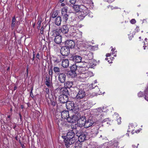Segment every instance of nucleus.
<instances>
[{
    "label": "nucleus",
    "instance_id": "obj_1",
    "mask_svg": "<svg viewBox=\"0 0 148 148\" xmlns=\"http://www.w3.org/2000/svg\"><path fill=\"white\" fill-rule=\"evenodd\" d=\"M78 128H73L67 133L66 138L64 140L65 145L67 148H69L70 145L74 143L76 141L75 137V133L77 132Z\"/></svg>",
    "mask_w": 148,
    "mask_h": 148
},
{
    "label": "nucleus",
    "instance_id": "obj_2",
    "mask_svg": "<svg viewBox=\"0 0 148 148\" xmlns=\"http://www.w3.org/2000/svg\"><path fill=\"white\" fill-rule=\"evenodd\" d=\"M89 13L87 8L83 5H80V11L79 12L78 18L80 20H82Z\"/></svg>",
    "mask_w": 148,
    "mask_h": 148
},
{
    "label": "nucleus",
    "instance_id": "obj_3",
    "mask_svg": "<svg viewBox=\"0 0 148 148\" xmlns=\"http://www.w3.org/2000/svg\"><path fill=\"white\" fill-rule=\"evenodd\" d=\"M76 134L78 137L79 142H83L86 140V133L83 132L81 128H78L77 132H76Z\"/></svg>",
    "mask_w": 148,
    "mask_h": 148
},
{
    "label": "nucleus",
    "instance_id": "obj_4",
    "mask_svg": "<svg viewBox=\"0 0 148 148\" xmlns=\"http://www.w3.org/2000/svg\"><path fill=\"white\" fill-rule=\"evenodd\" d=\"M85 87V85L84 84H82L79 86V88H78L79 91L76 97L77 99H80L85 97L86 93L84 89Z\"/></svg>",
    "mask_w": 148,
    "mask_h": 148
},
{
    "label": "nucleus",
    "instance_id": "obj_5",
    "mask_svg": "<svg viewBox=\"0 0 148 148\" xmlns=\"http://www.w3.org/2000/svg\"><path fill=\"white\" fill-rule=\"evenodd\" d=\"M80 117V114L78 113H75L68 116L67 119V121L70 123H74L76 122Z\"/></svg>",
    "mask_w": 148,
    "mask_h": 148
},
{
    "label": "nucleus",
    "instance_id": "obj_6",
    "mask_svg": "<svg viewBox=\"0 0 148 148\" xmlns=\"http://www.w3.org/2000/svg\"><path fill=\"white\" fill-rule=\"evenodd\" d=\"M79 54L81 56H87L89 58H92L93 57V54L88 50H82L79 51Z\"/></svg>",
    "mask_w": 148,
    "mask_h": 148
},
{
    "label": "nucleus",
    "instance_id": "obj_7",
    "mask_svg": "<svg viewBox=\"0 0 148 148\" xmlns=\"http://www.w3.org/2000/svg\"><path fill=\"white\" fill-rule=\"evenodd\" d=\"M86 119L84 116H82L79 119V118L77 121V126L80 127L84 126L86 121Z\"/></svg>",
    "mask_w": 148,
    "mask_h": 148
},
{
    "label": "nucleus",
    "instance_id": "obj_8",
    "mask_svg": "<svg viewBox=\"0 0 148 148\" xmlns=\"http://www.w3.org/2000/svg\"><path fill=\"white\" fill-rule=\"evenodd\" d=\"M60 52L62 56H67L69 53V49L67 47H63L60 49Z\"/></svg>",
    "mask_w": 148,
    "mask_h": 148
},
{
    "label": "nucleus",
    "instance_id": "obj_9",
    "mask_svg": "<svg viewBox=\"0 0 148 148\" xmlns=\"http://www.w3.org/2000/svg\"><path fill=\"white\" fill-rule=\"evenodd\" d=\"M59 101L62 103H66L68 100V97L67 95H60L58 97Z\"/></svg>",
    "mask_w": 148,
    "mask_h": 148
},
{
    "label": "nucleus",
    "instance_id": "obj_10",
    "mask_svg": "<svg viewBox=\"0 0 148 148\" xmlns=\"http://www.w3.org/2000/svg\"><path fill=\"white\" fill-rule=\"evenodd\" d=\"M80 74L84 81L86 80V78L88 77H90L94 75L92 72L89 71L85 73H82Z\"/></svg>",
    "mask_w": 148,
    "mask_h": 148
},
{
    "label": "nucleus",
    "instance_id": "obj_11",
    "mask_svg": "<svg viewBox=\"0 0 148 148\" xmlns=\"http://www.w3.org/2000/svg\"><path fill=\"white\" fill-rule=\"evenodd\" d=\"M65 44V46L68 47L69 49L73 48L75 45L74 42L71 40H66Z\"/></svg>",
    "mask_w": 148,
    "mask_h": 148
},
{
    "label": "nucleus",
    "instance_id": "obj_12",
    "mask_svg": "<svg viewBox=\"0 0 148 148\" xmlns=\"http://www.w3.org/2000/svg\"><path fill=\"white\" fill-rule=\"evenodd\" d=\"M73 32L74 33V35L75 36L76 40L82 37V32L78 29H77L74 30Z\"/></svg>",
    "mask_w": 148,
    "mask_h": 148
},
{
    "label": "nucleus",
    "instance_id": "obj_13",
    "mask_svg": "<svg viewBox=\"0 0 148 148\" xmlns=\"http://www.w3.org/2000/svg\"><path fill=\"white\" fill-rule=\"evenodd\" d=\"M73 60L76 63H79L82 62V57L76 55L72 56L71 57Z\"/></svg>",
    "mask_w": 148,
    "mask_h": 148
},
{
    "label": "nucleus",
    "instance_id": "obj_14",
    "mask_svg": "<svg viewBox=\"0 0 148 148\" xmlns=\"http://www.w3.org/2000/svg\"><path fill=\"white\" fill-rule=\"evenodd\" d=\"M94 124V122L92 120H86L84 127L85 128H87L92 126Z\"/></svg>",
    "mask_w": 148,
    "mask_h": 148
},
{
    "label": "nucleus",
    "instance_id": "obj_15",
    "mask_svg": "<svg viewBox=\"0 0 148 148\" xmlns=\"http://www.w3.org/2000/svg\"><path fill=\"white\" fill-rule=\"evenodd\" d=\"M66 108L69 110H71L73 108L74 104L71 101H68L66 103Z\"/></svg>",
    "mask_w": 148,
    "mask_h": 148
},
{
    "label": "nucleus",
    "instance_id": "obj_16",
    "mask_svg": "<svg viewBox=\"0 0 148 148\" xmlns=\"http://www.w3.org/2000/svg\"><path fill=\"white\" fill-rule=\"evenodd\" d=\"M69 111L66 110H64L61 112V117L63 119H66L67 120L68 116H69Z\"/></svg>",
    "mask_w": 148,
    "mask_h": 148
},
{
    "label": "nucleus",
    "instance_id": "obj_17",
    "mask_svg": "<svg viewBox=\"0 0 148 148\" xmlns=\"http://www.w3.org/2000/svg\"><path fill=\"white\" fill-rule=\"evenodd\" d=\"M66 76L65 74L62 73L59 74L58 79L60 82L62 83H64L66 80Z\"/></svg>",
    "mask_w": 148,
    "mask_h": 148
},
{
    "label": "nucleus",
    "instance_id": "obj_18",
    "mask_svg": "<svg viewBox=\"0 0 148 148\" xmlns=\"http://www.w3.org/2000/svg\"><path fill=\"white\" fill-rule=\"evenodd\" d=\"M62 37L60 35H57L54 38V40L55 42L57 44H59L62 42Z\"/></svg>",
    "mask_w": 148,
    "mask_h": 148
},
{
    "label": "nucleus",
    "instance_id": "obj_19",
    "mask_svg": "<svg viewBox=\"0 0 148 148\" xmlns=\"http://www.w3.org/2000/svg\"><path fill=\"white\" fill-rule=\"evenodd\" d=\"M69 30V28L66 25H64L62 26L61 29V31L64 34L67 33Z\"/></svg>",
    "mask_w": 148,
    "mask_h": 148
},
{
    "label": "nucleus",
    "instance_id": "obj_20",
    "mask_svg": "<svg viewBox=\"0 0 148 148\" xmlns=\"http://www.w3.org/2000/svg\"><path fill=\"white\" fill-rule=\"evenodd\" d=\"M66 122L61 119L58 120L57 122L58 125L60 128L66 125Z\"/></svg>",
    "mask_w": 148,
    "mask_h": 148
},
{
    "label": "nucleus",
    "instance_id": "obj_21",
    "mask_svg": "<svg viewBox=\"0 0 148 148\" xmlns=\"http://www.w3.org/2000/svg\"><path fill=\"white\" fill-rule=\"evenodd\" d=\"M68 76L69 77L73 78L76 76L75 72L71 71H69L67 73Z\"/></svg>",
    "mask_w": 148,
    "mask_h": 148
},
{
    "label": "nucleus",
    "instance_id": "obj_22",
    "mask_svg": "<svg viewBox=\"0 0 148 148\" xmlns=\"http://www.w3.org/2000/svg\"><path fill=\"white\" fill-rule=\"evenodd\" d=\"M61 92L62 95H69V91L66 87L62 88L61 90Z\"/></svg>",
    "mask_w": 148,
    "mask_h": 148
},
{
    "label": "nucleus",
    "instance_id": "obj_23",
    "mask_svg": "<svg viewBox=\"0 0 148 148\" xmlns=\"http://www.w3.org/2000/svg\"><path fill=\"white\" fill-rule=\"evenodd\" d=\"M59 30L58 29L54 30L52 32L50 33V34L51 36H53L55 37L57 35H59Z\"/></svg>",
    "mask_w": 148,
    "mask_h": 148
},
{
    "label": "nucleus",
    "instance_id": "obj_24",
    "mask_svg": "<svg viewBox=\"0 0 148 148\" xmlns=\"http://www.w3.org/2000/svg\"><path fill=\"white\" fill-rule=\"evenodd\" d=\"M79 66L78 67V69H79V71H80L81 72H83V71L87 70L88 69V67H87L86 66Z\"/></svg>",
    "mask_w": 148,
    "mask_h": 148
},
{
    "label": "nucleus",
    "instance_id": "obj_25",
    "mask_svg": "<svg viewBox=\"0 0 148 148\" xmlns=\"http://www.w3.org/2000/svg\"><path fill=\"white\" fill-rule=\"evenodd\" d=\"M73 84V82L71 81H68L64 83L65 86L68 88L71 87Z\"/></svg>",
    "mask_w": 148,
    "mask_h": 148
},
{
    "label": "nucleus",
    "instance_id": "obj_26",
    "mask_svg": "<svg viewBox=\"0 0 148 148\" xmlns=\"http://www.w3.org/2000/svg\"><path fill=\"white\" fill-rule=\"evenodd\" d=\"M61 18L60 16H58L56 19L55 23L56 25H59L61 23Z\"/></svg>",
    "mask_w": 148,
    "mask_h": 148
},
{
    "label": "nucleus",
    "instance_id": "obj_27",
    "mask_svg": "<svg viewBox=\"0 0 148 148\" xmlns=\"http://www.w3.org/2000/svg\"><path fill=\"white\" fill-rule=\"evenodd\" d=\"M118 142L116 141H113L111 147L112 148H117L118 146Z\"/></svg>",
    "mask_w": 148,
    "mask_h": 148
},
{
    "label": "nucleus",
    "instance_id": "obj_28",
    "mask_svg": "<svg viewBox=\"0 0 148 148\" xmlns=\"http://www.w3.org/2000/svg\"><path fill=\"white\" fill-rule=\"evenodd\" d=\"M143 47L144 49H148V40L147 38L145 39Z\"/></svg>",
    "mask_w": 148,
    "mask_h": 148
},
{
    "label": "nucleus",
    "instance_id": "obj_29",
    "mask_svg": "<svg viewBox=\"0 0 148 148\" xmlns=\"http://www.w3.org/2000/svg\"><path fill=\"white\" fill-rule=\"evenodd\" d=\"M67 10L68 8L67 7H64L62 8V16H63L64 14H67Z\"/></svg>",
    "mask_w": 148,
    "mask_h": 148
},
{
    "label": "nucleus",
    "instance_id": "obj_30",
    "mask_svg": "<svg viewBox=\"0 0 148 148\" xmlns=\"http://www.w3.org/2000/svg\"><path fill=\"white\" fill-rule=\"evenodd\" d=\"M80 5H74L73 6V8L76 12H79L80 11Z\"/></svg>",
    "mask_w": 148,
    "mask_h": 148
},
{
    "label": "nucleus",
    "instance_id": "obj_31",
    "mask_svg": "<svg viewBox=\"0 0 148 148\" xmlns=\"http://www.w3.org/2000/svg\"><path fill=\"white\" fill-rule=\"evenodd\" d=\"M46 81L45 82V83L46 85L48 87H49L50 86L51 84L50 82L49 81V78L48 77H46Z\"/></svg>",
    "mask_w": 148,
    "mask_h": 148
},
{
    "label": "nucleus",
    "instance_id": "obj_32",
    "mask_svg": "<svg viewBox=\"0 0 148 148\" xmlns=\"http://www.w3.org/2000/svg\"><path fill=\"white\" fill-rule=\"evenodd\" d=\"M78 67L77 65H72L70 67V71H74L75 72V71Z\"/></svg>",
    "mask_w": 148,
    "mask_h": 148
},
{
    "label": "nucleus",
    "instance_id": "obj_33",
    "mask_svg": "<svg viewBox=\"0 0 148 148\" xmlns=\"http://www.w3.org/2000/svg\"><path fill=\"white\" fill-rule=\"evenodd\" d=\"M46 27V25H43L42 26V27L40 29V33L42 34H44V31L45 29V28Z\"/></svg>",
    "mask_w": 148,
    "mask_h": 148
},
{
    "label": "nucleus",
    "instance_id": "obj_34",
    "mask_svg": "<svg viewBox=\"0 0 148 148\" xmlns=\"http://www.w3.org/2000/svg\"><path fill=\"white\" fill-rule=\"evenodd\" d=\"M87 1H86V3L87 4H89V5L91 6V7L92 8V7L94 6V3H93L92 2V1L91 0H87Z\"/></svg>",
    "mask_w": 148,
    "mask_h": 148
},
{
    "label": "nucleus",
    "instance_id": "obj_35",
    "mask_svg": "<svg viewBox=\"0 0 148 148\" xmlns=\"http://www.w3.org/2000/svg\"><path fill=\"white\" fill-rule=\"evenodd\" d=\"M15 16H13L12 18L11 24V27H12L13 28L15 26Z\"/></svg>",
    "mask_w": 148,
    "mask_h": 148
},
{
    "label": "nucleus",
    "instance_id": "obj_36",
    "mask_svg": "<svg viewBox=\"0 0 148 148\" xmlns=\"http://www.w3.org/2000/svg\"><path fill=\"white\" fill-rule=\"evenodd\" d=\"M69 62L68 59L63 60L62 62V65H69Z\"/></svg>",
    "mask_w": 148,
    "mask_h": 148
},
{
    "label": "nucleus",
    "instance_id": "obj_37",
    "mask_svg": "<svg viewBox=\"0 0 148 148\" xmlns=\"http://www.w3.org/2000/svg\"><path fill=\"white\" fill-rule=\"evenodd\" d=\"M63 16V18L64 21L66 22L68 18V15L67 14H64L63 16Z\"/></svg>",
    "mask_w": 148,
    "mask_h": 148
},
{
    "label": "nucleus",
    "instance_id": "obj_38",
    "mask_svg": "<svg viewBox=\"0 0 148 148\" xmlns=\"http://www.w3.org/2000/svg\"><path fill=\"white\" fill-rule=\"evenodd\" d=\"M77 78L78 80L81 81V82H84V81L83 78L81 76L80 74H79L77 76Z\"/></svg>",
    "mask_w": 148,
    "mask_h": 148
},
{
    "label": "nucleus",
    "instance_id": "obj_39",
    "mask_svg": "<svg viewBox=\"0 0 148 148\" xmlns=\"http://www.w3.org/2000/svg\"><path fill=\"white\" fill-rule=\"evenodd\" d=\"M90 47L92 50H96L98 49V47L97 45L95 46H90Z\"/></svg>",
    "mask_w": 148,
    "mask_h": 148
},
{
    "label": "nucleus",
    "instance_id": "obj_40",
    "mask_svg": "<svg viewBox=\"0 0 148 148\" xmlns=\"http://www.w3.org/2000/svg\"><path fill=\"white\" fill-rule=\"evenodd\" d=\"M53 70L55 73L59 72L60 71V69L58 67H54Z\"/></svg>",
    "mask_w": 148,
    "mask_h": 148
},
{
    "label": "nucleus",
    "instance_id": "obj_41",
    "mask_svg": "<svg viewBox=\"0 0 148 148\" xmlns=\"http://www.w3.org/2000/svg\"><path fill=\"white\" fill-rule=\"evenodd\" d=\"M51 105L53 106H54L56 105V102L53 100H51Z\"/></svg>",
    "mask_w": 148,
    "mask_h": 148
},
{
    "label": "nucleus",
    "instance_id": "obj_42",
    "mask_svg": "<svg viewBox=\"0 0 148 148\" xmlns=\"http://www.w3.org/2000/svg\"><path fill=\"white\" fill-rule=\"evenodd\" d=\"M75 148H81V145L80 144L79 145L78 143H76L75 144Z\"/></svg>",
    "mask_w": 148,
    "mask_h": 148
},
{
    "label": "nucleus",
    "instance_id": "obj_43",
    "mask_svg": "<svg viewBox=\"0 0 148 148\" xmlns=\"http://www.w3.org/2000/svg\"><path fill=\"white\" fill-rule=\"evenodd\" d=\"M77 0H70V2L72 4H74L76 2Z\"/></svg>",
    "mask_w": 148,
    "mask_h": 148
},
{
    "label": "nucleus",
    "instance_id": "obj_44",
    "mask_svg": "<svg viewBox=\"0 0 148 148\" xmlns=\"http://www.w3.org/2000/svg\"><path fill=\"white\" fill-rule=\"evenodd\" d=\"M41 21H39L38 23V25L37 26V29H39L40 26H41Z\"/></svg>",
    "mask_w": 148,
    "mask_h": 148
},
{
    "label": "nucleus",
    "instance_id": "obj_45",
    "mask_svg": "<svg viewBox=\"0 0 148 148\" xmlns=\"http://www.w3.org/2000/svg\"><path fill=\"white\" fill-rule=\"evenodd\" d=\"M130 22L132 24H134L136 23V21L135 19H133L130 21Z\"/></svg>",
    "mask_w": 148,
    "mask_h": 148
},
{
    "label": "nucleus",
    "instance_id": "obj_46",
    "mask_svg": "<svg viewBox=\"0 0 148 148\" xmlns=\"http://www.w3.org/2000/svg\"><path fill=\"white\" fill-rule=\"evenodd\" d=\"M97 111L98 112H101L103 111L102 109L101 108H99L97 109Z\"/></svg>",
    "mask_w": 148,
    "mask_h": 148
},
{
    "label": "nucleus",
    "instance_id": "obj_47",
    "mask_svg": "<svg viewBox=\"0 0 148 148\" xmlns=\"http://www.w3.org/2000/svg\"><path fill=\"white\" fill-rule=\"evenodd\" d=\"M109 121V118H106V119H105L103 120L102 122L103 123H106V122H107V121Z\"/></svg>",
    "mask_w": 148,
    "mask_h": 148
},
{
    "label": "nucleus",
    "instance_id": "obj_48",
    "mask_svg": "<svg viewBox=\"0 0 148 148\" xmlns=\"http://www.w3.org/2000/svg\"><path fill=\"white\" fill-rule=\"evenodd\" d=\"M139 30V27H138V26H137L136 28L135 29L134 32H138Z\"/></svg>",
    "mask_w": 148,
    "mask_h": 148
},
{
    "label": "nucleus",
    "instance_id": "obj_49",
    "mask_svg": "<svg viewBox=\"0 0 148 148\" xmlns=\"http://www.w3.org/2000/svg\"><path fill=\"white\" fill-rule=\"evenodd\" d=\"M121 118L120 117H119V118H118V119H117L118 123V124H120L121 122Z\"/></svg>",
    "mask_w": 148,
    "mask_h": 148
},
{
    "label": "nucleus",
    "instance_id": "obj_50",
    "mask_svg": "<svg viewBox=\"0 0 148 148\" xmlns=\"http://www.w3.org/2000/svg\"><path fill=\"white\" fill-rule=\"evenodd\" d=\"M114 0H104L105 1L108 2L109 3H111L113 2Z\"/></svg>",
    "mask_w": 148,
    "mask_h": 148
},
{
    "label": "nucleus",
    "instance_id": "obj_51",
    "mask_svg": "<svg viewBox=\"0 0 148 148\" xmlns=\"http://www.w3.org/2000/svg\"><path fill=\"white\" fill-rule=\"evenodd\" d=\"M108 60V58H106L105 59V60H106V61L108 60V64H111L112 63V61L110 62L109 60Z\"/></svg>",
    "mask_w": 148,
    "mask_h": 148
},
{
    "label": "nucleus",
    "instance_id": "obj_52",
    "mask_svg": "<svg viewBox=\"0 0 148 148\" xmlns=\"http://www.w3.org/2000/svg\"><path fill=\"white\" fill-rule=\"evenodd\" d=\"M139 145V144H137V146H135V145H132V147L133 148H137V147H138V146Z\"/></svg>",
    "mask_w": 148,
    "mask_h": 148
},
{
    "label": "nucleus",
    "instance_id": "obj_53",
    "mask_svg": "<svg viewBox=\"0 0 148 148\" xmlns=\"http://www.w3.org/2000/svg\"><path fill=\"white\" fill-rule=\"evenodd\" d=\"M56 16H57V15L56 14V13H55V14H53L52 15V18H54L56 17Z\"/></svg>",
    "mask_w": 148,
    "mask_h": 148
},
{
    "label": "nucleus",
    "instance_id": "obj_54",
    "mask_svg": "<svg viewBox=\"0 0 148 148\" xmlns=\"http://www.w3.org/2000/svg\"><path fill=\"white\" fill-rule=\"evenodd\" d=\"M93 84H91L89 86V88H90V89H92V88H93V86H92Z\"/></svg>",
    "mask_w": 148,
    "mask_h": 148
},
{
    "label": "nucleus",
    "instance_id": "obj_55",
    "mask_svg": "<svg viewBox=\"0 0 148 148\" xmlns=\"http://www.w3.org/2000/svg\"><path fill=\"white\" fill-rule=\"evenodd\" d=\"M138 95L139 97H142V92H140L138 94Z\"/></svg>",
    "mask_w": 148,
    "mask_h": 148
},
{
    "label": "nucleus",
    "instance_id": "obj_56",
    "mask_svg": "<svg viewBox=\"0 0 148 148\" xmlns=\"http://www.w3.org/2000/svg\"><path fill=\"white\" fill-rule=\"evenodd\" d=\"M46 93L48 94L49 92V89L48 88H46Z\"/></svg>",
    "mask_w": 148,
    "mask_h": 148
},
{
    "label": "nucleus",
    "instance_id": "obj_57",
    "mask_svg": "<svg viewBox=\"0 0 148 148\" xmlns=\"http://www.w3.org/2000/svg\"><path fill=\"white\" fill-rule=\"evenodd\" d=\"M145 99L147 101H148V95L145 96Z\"/></svg>",
    "mask_w": 148,
    "mask_h": 148
},
{
    "label": "nucleus",
    "instance_id": "obj_58",
    "mask_svg": "<svg viewBox=\"0 0 148 148\" xmlns=\"http://www.w3.org/2000/svg\"><path fill=\"white\" fill-rule=\"evenodd\" d=\"M88 16L91 18L93 16L92 14V13H89V14L88 15Z\"/></svg>",
    "mask_w": 148,
    "mask_h": 148
},
{
    "label": "nucleus",
    "instance_id": "obj_59",
    "mask_svg": "<svg viewBox=\"0 0 148 148\" xmlns=\"http://www.w3.org/2000/svg\"><path fill=\"white\" fill-rule=\"evenodd\" d=\"M36 58H38V59H39V58H40V54L39 53H37V55H36Z\"/></svg>",
    "mask_w": 148,
    "mask_h": 148
},
{
    "label": "nucleus",
    "instance_id": "obj_60",
    "mask_svg": "<svg viewBox=\"0 0 148 148\" xmlns=\"http://www.w3.org/2000/svg\"><path fill=\"white\" fill-rule=\"evenodd\" d=\"M111 55V53H107L106 54V56L107 57H110Z\"/></svg>",
    "mask_w": 148,
    "mask_h": 148
},
{
    "label": "nucleus",
    "instance_id": "obj_61",
    "mask_svg": "<svg viewBox=\"0 0 148 148\" xmlns=\"http://www.w3.org/2000/svg\"><path fill=\"white\" fill-rule=\"evenodd\" d=\"M108 8H110L112 10L113 8V7H112V6L111 5H109L108 7Z\"/></svg>",
    "mask_w": 148,
    "mask_h": 148
},
{
    "label": "nucleus",
    "instance_id": "obj_62",
    "mask_svg": "<svg viewBox=\"0 0 148 148\" xmlns=\"http://www.w3.org/2000/svg\"><path fill=\"white\" fill-rule=\"evenodd\" d=\"M52 70H50L49 72V75H51L52 74Z\"/></svg>",
    "mask_w": 148,
    "mask_h": 148
},
{
    "label": "nucleus",
    "instance_id": "obj_63",
    "mask_svg": "<svg viewBox=\"0 0 148 148\" xmlns=\"http://www.w3.org/2000/svg\"><path fill=\"white\" fill-rule=\"evenodd\" d=\"M111 48H112V49H111V51H114L115 50V48H113L112 47H111Z\"/></svg>",
    "mask_w": 148,
    "mask_h": 148
},
{
    "label": "nucleus",
    "instance_id": "obj_64",
    "mask_svg": "<svg viewBox=\"0 0 148 148\" xmlns=\"http://www.w3.org/2000/svg\"><path fill=\"white\" fill-rule=\"evenodd\" d=\"M61 5L63 7L65 6V4L64 3H62L61 4Z\"/></svg>",
    "mask_w": 148,
    "mask_h": 148
}]
</instances>
